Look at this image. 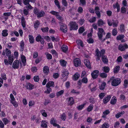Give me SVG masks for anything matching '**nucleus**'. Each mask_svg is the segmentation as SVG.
<instances>
[{
    "instance_id": "obj_1",
    "label": "nucleus",
    "mask_w": 128,
    "mask_h": 128,
    "mask_svg": "<svg viewBox=\"0 0 128 128\" xmlns=\"http://www.w3.org/2000/svg\"><path fill=\"white\" fill-rule=\"evenodd\" d=\"M68 25L70 26V30H76L78 28V24L75 22L70 21Z\"/></svg>"
},
{
    "instance_id": "obj_2",
    "label": "nucleus",
    "mask_w": 128,
    "mask_h": 128,
    "mask_svg": "<svg viewBox=\"0 0 128 128\" xmlns=\"http://www.w3.org/2000/svg\"><path fill=\"white\" fill-rule=\"evenodd\" d=\"M98 29V31L97 33L98 36L99 38V39L101 40H102L103 35H105L106 34V33L102 28H99Z\"/></svg>"
},
{
    "instance_id": "obj_3",
    "label": "nucleus",
    "mask_w": 128,
    "mask_h": 128,
    "mask_svg": "<svg viewBox=\"0 0 128 128\" xmlns=\"http://www.w3.org/2000/svg\"><path fill=\"white\" fill-rule=\"evenodd\" d=\"M60 28V30L62 32L64 33H66L67 31L68 28L66 25L64 24L59 22Z\"/></svg>"
},
{
    "instance_id": "obj_4",
    "label": "nucleus",
    "mask_w": 128,
    "mask_h": 128,
    "mask_svg": "<svg viewBox=\"0 0 128 128\" xmlns=\"http://www.w3.org/2000/svg\"><path fill=\"white\" fill-rule=\"evenodd\" d=\"M121 82V80L119 78H116L112 81V84L113 86H116L118 85Z\"/></svg>"
},
{
    "instance_id": "obj_5",
    "label": "nucleus",
    "mask_w": 128,
    "mask_h": 128,
    "mask_svg": "<svg viewBox=\"0 0 128 128\" xmlns=\"http://www.w3.org/2000/svg\"><path fill=\"white\" fill-rule=\"evenodd\" d=\"M128 48V46L127 44H120L118 46V49L120 51H122L125 50Z\"/></svg>"
},
{
    "instance_id": "obj_6",
    "label": "nucleus",
    "mask_w": 128,
    "mask_h": 128,
    "mask_svg": "<svg viewBox=\"0 0 128 128\" xmlns=\"http://www.w3.org/2000/svg\"><path fill=\"white\" fill-rule=\"evenodd\" d=\"M74 65L76 67L80 66L81 63L80 59L78 58H76L74 60Z\"/></svg>"
},
{
    "instance_id": "obj_7",
    "label": "nucleus",
    "mask_w": 128,
    "mask_h": 128,
    "mask_svg": "<svg viewBox=\"0 0 128 128\" xmlns=\"http://www.w3.org/2000/svg\"><path fill=\"white\" fill-rule=\"evenodd\" d=\"M36 40L37 42H40L41 44H44V40L40 35H38L36 38Z\"/></svg>"
},
{
    "instance_id": "obj_8",
    "label": "nucleus",
    "mask_w": 128,
    "mask_h": 128,
    "mask_svg": "<svg viewBox=\"0 0 128 128\" xmlns=\"http://www.w3.org/2000/svg\"><path fill=\"white\" fill-rule=\"evenodd\" d=\"M99 71L96 70L94 71L91 74L92 78L93 79H96L98 77V75Z\"/></svg>"
},
{
    "instance_id": "obj_9",
    "label": "nucleus",
    "mask_w": 128,
    "mask_h": 128,
    "mask_svg": "<svg viewBox=\"0 0 128 128\" xmlns=\"http://www.w3.org/2000/svg\"><path fill=\"white\" fill-rule=\"evenodd\" d=\"M12 67L14 69H18L19 67V62L18 60H15L14 62Z\"/></svg>"
},
{
    "instance_id": "obj_10",
    "label": "nucleus",
    "mask_w": 128,
    "mask_h": 128,
    "mask_svg": "<svg viewBox=\"0 0 128 128\" xmlns=\"http://www.w3.org/2000/svg\"><path fill=\"white\" fill-rule=\"evenodd\" d=\"M99 10L100 8L98 6H96L95 7L94 10L95 11V13L98 18H100V13Z\"/></svg>"
},
{
    "instance_id": "obj_11",
    "label": "nucleus",
    "mask_w": 128,
    "mask_h": 128,
    "mask_svg": "<svg viewBox=\"0 0 128 128\" xmlns=\"http://www.w3.org/2000/svg\"><path fill=\"white\" fill-rule=\"evenodd\" d=\"M56 120L54 118H52L51 120L50 123L52 124L54 126H57L58 128H60V125L58 124H57L55 123Z\"/></svg>"
},
{
    "instance_id": "obj_12",
    "label": "nucleus",
    "mask_w": 128,
    "mask_h": 128,
    "mask_svg": "<svg viewBox=\"0 0 128 128\" xmlns=\"http://www.w3.org/2000/svg\"><path fill=\"white\" fill-rule=\"evenodd\" d=\"M34 86L30 83H27L26 86V88L27 89L31 90L34 87Z\"/></svg>"
},
{
    "instance_id": "obj_13",
    "label": "nucleus",
    "mask_w": 128,
    "mask_h": 128,
    "mask_svg": "<svg viewBox=\"0 0 128 128\" xmlns=\"http://www.w3.org/2000/svg\"><path fill=\"white\" fill-rule=\"evenodd\" d=\"M111 98V96L109 95L108 96L104 98L103 100V102L104 104H106L108 102Z\"/></svg>"
},
{
    "instance_id": "obj_14",
    "label": "nucleus",
    "mask_w": 128,
    "mask_h": 128,
    "mask_svg": "<svg viewBox=\"0 0 128 128\" xmlns=\"http://www.w3.org/2000/svg\"><path fill=\"white\" fill-rule=\"evenodd\" d=\"M113 7L114 9H115L116 8H117V12H119L120 11V5L118 2H117L115 4H113Z\"/></svg>"
},
{
    "instance_id": "obj_15",
    "label": "nucleus",
    "mask_w": 128,
    "mask_h": 128,
    "mask_svg": "<svg viewBox=\"0 0 128 128\" xmlns=\"http://www.w3.org/2000/svg\"><path fill=\"white\" fill-rule=\"evenodd\" d=\"M84 62L85 65L88 68H91L90 62L88 60L85 59Z\"/></svg>"
},
{
    "instance_id": "obj_16",
    "label": "nucleus",
    "mask_w": 128,
    "mask_h": 128,
    "mask_svg": "<svg viewBox=\"0 0 128 128\" xmlns=\"http://www.w3.org/2000/svg\"><path fill=\"white\" fill-rule=\"evenodd\" d=\"M45 13L43 11L41 10L39 12L37 16L39 18H41L44 16L45 15Z\"/></svg>"
},
{
    "instance_id": "obj_17",
    "label": "nucleus",
    "mask_w": 128,
    "mask_h": 128,
    "mask_svg": "<svg viewBox=\"0 0 128 128\" xmlns=\"http://www.w3.org/2000/svg\"><path fill=\"white\" fill-rule=\"evenodd\" d=\"M43 71L46 74H48L49 72V68L48 66H44L43 68Z\"/></svg>"
},
{
    "instance_id": "obj_18",
    "label": "nucleus",
    "mask_w": 128,
    "mask_h": 128,
    "mask_svg": "<svg viewBox=\"0 0 128 128\" xmlns=\"http://www.w3.org/2000/svg\"><path fill=\"white\" fill-rule=\"evenodd\" d=\"M36 0H23V1L24 4L26 5L29 4V2L34 3L36 1Z\"/></svg>"
},
{
    "instance_id": "obj_19",
    "label": "nucleus",
    "mask_w": 128,
    "mask_h": 128,
    "mask_svg": "<svg viewBox=\"0 0 128 128\" xmlns=\"http://www.w3.org/2000/svg\"><path fill=\"white\" fill-rule=\"evenodd\" d=\"M102 61L104 64L107 63L108 62V60L106 56L104 55H102Z\"/></svg>"
},
{
    "instance_id": "obj_20",
    "label": "nucleus",
    "mask_w": 128,
    "mask_h": 128,
    "mask_svg": "<svg viewBox=\"0 0 128 128\" xmlns=\"http://www.w3.org/2000/svg\"><path fill=\"white\" fill-rule=\"evenodd\" d=\"M97 23L98 26H100L105 24V22H104L102 19H100L98 20Z\"/></svg>"
},
{
    "instance_id": "obj_21",
    "label": "nucleus",
    "mask_w": 128,
    "mask_h": 128,
    "mask_svg": "<svg viewBox=\"0 0 128 128\" xmlns=\"http://www.w3.org/2000/svg\"><path fill=\"white\" fill-rule=\"evenodd\" d=\"M28 38L30 43L33 44L34 42V39L33 36L29 35L28 36Z\"/></svg>"
},
{
    "instance_id": "obj_22",
    "label": "nucleus",
    "mask_w": 128,
    "mask_h": 128,
    "mask_svg": "<svg viewBox=\"0 0 128 128\" xmlns=\"http://www.w3.org/2000/svg\"><path fill=\"white\" fill-rule=\"evenodd\" d=\"M54 82L53 81H49L46 84V87H50L52 86L54 87Z\"/></svg>"
},
{
    "instance_id": "obj_23",
    "label": "nucleus",
    "mask_w": 128,
    "mask_h": 128,
    "mask_svg": "<svg viewBox=\"0 0 128 128\" xmlns=\"http://www.w3.org/2000/svg\"><path fill=\"white\" fill-rule=\"evenodd\" d=\"M116 101V98L115 96H114L111 99L110 103L112 104H115Z\"/></svg>"
},
{
    "instance_id": "obj_24",
    "label": "nucleus",
    "mask_w": 128,
    "mask_h": 128,
    "mask_svg": "<svg viewBox=\"0 0 128 128\" xmlns=\"http://www.w3.org/2000/svg\"><path fill=\"white\" fill-rule=\"evenodd\" d=\"M22 24L23 28H24L26 26L25 24L26 22L25 21V18L24 16H22L21 18Z\"/></svg>"
},
{
    "instance_id": "obj_25",
    "label": "nucleus",
    "mask_w": 128,
    "mask_h": 128,
    "mask_svg": "<svg viewBox=\"0 0 128 128\" xmlns=\"http://www.w3.org/2000/svg\"><path fill=\"white\" fill-rule=\"evenodd\" d=\"M68 102H69V105H73L74 103V100L73 98L71 97L68 98Z\"/></svg>"
},
{
    "instance_id": "obj_26",
    "label": "nucleus",
    "mask_w": 128,
    "mask_h": 128,
    "mask_svg": "<svg viewBox=\"0 0 128 128\" xmlns=\"http://www.w3.org/2000/svg\"><path fill=\"white\" fill-rule=\"evenodd\" d=\"M106 85V84L105 82H103L101 85L99 86L100 89L101 90H104Z\"/></svg>"
},
{
    "instance_id": "obj_27",
    "label": "nucleus",
    "mask_w": 128,
    "mask_h": 128,
    "mask_svg": "<svg viewBox=\"0 0 128 128\" xmlns=\"http://www.w3.org/2000/svg\"><path fill=\"white\" fill-rule=\"evenodd\" d=\"M80 76V75L78 73H76L73 76V80H77Z\"/></svg>"
},
{
    "instance_id": "obj_28",
    "label": "nucleus",
    "mask_w": 128,
    "mask_h": 128,
    "mask_svg": "<svg viewBox=\"0 0 128 128\" xmlns=\"http://www.w3.org/2000/svg\"><path fill=\"white\" fill-rule=\"evenodd\" d=\"M60 62L62 66H66L67 62L64 60L61 59L60 60Z\"/></svg>"
},
{
    "instance_id": "obj_29",
    "label": "nucleus",
    "mask_w": 128,
    "mask_h": 128,
    "mask_svg": "<svg viewBox=\"0 0 128 128\" xmlns=\"http://www.w3.org/2000/svg\"><path fill=\"white\" fill-rule=\"evenodd\" d=\"M62 51L64 52H66L68 50V48L67 46L65 45H63L62 47Z\"/></svg>"
},
{
    "instance_id": "obj_30",
    "label": "nucleus",
    "mask_w": 128,
    "mask_h": 128,
    "mask_svg": "<svg viewBox=\"0 0 128 128\" xmlns=\"http://www.w3.org/2000/svg\"><path fill=\"white\" fill-rule=\"evenodd\" d=\"M120 67L119 66H116L114 69V72L115 74L118 73L120 70Z\"/></svg>"
},
{
    "instance_id": "obj_31",
    "label": "nucleus",
    "mask_w": 128,
    "mask_h": 128,
    "mask_svg": "<svg viewBox=\"0 0 128 128\" xmlns=\"http://www.w3.org/2000/svg\"><path fill=\"white\" fill-rule=\"evenodd\" d=\"M40 24V22L38 20H36L34 24V28L37 29V28L38 27Z\"/></svg>"
},
{
    "instance_id": "obj_32",
    "label": "nucleus",
    "mask_w": 128,
    "mask_h": 128,
    "mask_svg": "<svg viewBox=\"0 0 128 128\" xmlns=\"http://www.w3.org/2000/svg\"><path fill=\"white\" fill-rule=\"evenodd\" d=\"M24 42L23 40H22L20 43V46L21 47L20 50L23 51L24 48Z\"/></svg>"
},
{
    "instance_id": "obj_33",
    "label": "nucleus",
    "mask_w": 128,
    "mask_h": 128,
    "mask_svg": "<svg viewBox=\"0 0 128 128\" xmlns=\"http://www.w3.org/2000/svg\"><path fill=\"white\" fill-rule=\"evenodd\" d=\"M45 121L42 120L41 122V126L44 128H46L47 127V125Z\"/></svg>"
},
{
    "instance_id": "obj_34",
    "label": "nucleus",
    "mask_w": 128,
    "mask_h": 128,
    "mask_svg": "<svg viewBox=\"0 0 128 128\" xmlns=\"http://www.w3.org/2000/svg\"><path fill=\"white\" fill-rule=\"evenodd\" d=\"M124 113V111H122L120 112H119L117 113L115 115V116L117 118H118L120 117L122 114Z\"/></svg>"
},
{
    "instance_id": "obj_35",
    "label": "nucleus",
    "mask_w": 128,
    "mask_h": 128,
    "mask_svg": "<svg viewBox=\"0 0 128 128\" xmlns=\"http://www.w3.org/2000/svg\"><path fill=\"white\" fill-rule=\"evenodd\" d=\"M8 30H4L2 31V35L4 37L8 35V33H7Z\"/></svg>"
},
{
    "instance_id": "obj_36",
    "label": "nucleus",
    "mask_w": 128,
    "mask_h": 128,
    "mask_svg": "<svg viewBox=\"0 0 128 128\" xmlns=\"http://www.w3.org/2000/svg\"><path fill=\"white\" fill-rule=\"evenodd\" d=\"M6 52L8 57L11 56V51L8 49L6 48Z\"/></svg>"
},
{
    "instance_id": "obj_37",
    "label": "nucleus",
    "mask_w": 128,
    "mask_h": 128,
    "mask_svg": "<svg viewBox=\"0 0 128 128\" xmlns=\"http://www.w3.org/2000/svg\"><path fill=\"white\" fill-rule=\"evenodd\" d=\"M41 30L43 32H47L48 31L49 28L48 27L46 28H42Z\"/></svg>"
},
{
    "instance_id": "obj_38",
    "label": "nucleus",
    "mask_w": 128,
    "mask_h": 128,
    "mask_svg": "<svg viewBox=\"0 0 128 128\" xmlns=\"http://www.w3.org/2000/svg\"><path fill=\"white\" fill-rule=\"evenodd\" d=\"M40 112L43 116L45 117H46L47 116V114L44 110H40Z\"/></svg>"
},
{
    "instance_id": "obj_39",
    "label": "nucleus",
    "mask_w": 128,
    "mask_h": 128,
    "mask_svg": "<svg viewBox=\"0 0 128 128\" xmlns=\"http://www.w3.org/2000/svg\"><path fill=\"white\" fill-rule=\"evenodd\" d=\"M104 71L106 73H108L110 69L108 66H104L103 68Z\"/></svg>"
},
{
    "instance_id": "obj_40",
    "label": "nucleus",
    "mask_w": 128,
    "mask_h": 128,
    "mask_svg": "<svg viewBox=\"0 0 128 128\" xmlns=\"http://www.w3.org/2000/svg\"><path fill=\"white\" fill-rule=\"evenodd\" d=\"M124 37V34H122L119 35L116 37V39L117 40H120L122 39Z\"/></svg>"
},
{
    "instance_id": "obj_41",
    "label": "nucleus",
    "mask_w": 128,
    "mask_h": 128,
    "mask_svg": "<svg viewBox=\"0 0 128 128\" xmlns=\"http://www.w3.org/2000/svg\"><path fill=\"white\" fill-rule=\"evenodd\" d=\"M21 58L22 62L23 63V65L25 66L26 65V59L25 56H23Z\"/></svg>"
},
{
    "instance_id": "obj_42",
    "label": "nucleus",
    "mask_w": 128,
    "mask_h": 128,
    "mask_svg": "<svg viewBox=\"0 0 128 128\" xmlns=\"http://www.w3.org/2000/svg\"><path fill=\"white\" fill-rule=\"evenodd\" d=\"M28 4V5L24 8H26V10H28L29 11L30 10H31L33 8L31 6L30 4Z\"/></svg>"
},
{
    "instance_id": "obj_43",
    "label": "nucleus",
    "mask_w": 128,
    "mask_h": 128,
    "mask_svg": "<svg viewBox=\"0 0 128 128\" xmlns=\"http://www.w3.org/2000/svg\"><path fill=\"white\" fill-rule=\"evenodd\" d=\"M64 92L63 90H61L58 92L56 94V95L58 97L59 96H60Z\"/></svg>"
},
{
    "instance_id": "obj_44",
    "label": "nucleus",
    "mask_w": 128,
    "mask_h": 128,
    "mask_svg": "<svg viewBox=\"0 0 128 128\" xmlns=\"http://www.w3.org/2000/svg\"><path fill=\"white\" fill-rule=\"evenodd\" d=\"M113 22L112 24H113V26L114 27H116L117 26L118 24V20H116L115 21L113 20Z\"/></svg>"
},
{
    "instance_id": "obj_45",
    "label": "nucleus",
    "mask_w": 128,
    "mask_h": 128,
    "mask_svg": "<svg viewBox=\"0 0 128 128\" xmlns=\"http://www.w3.org/2000/svg\"><path fill=\"white\" fill-rule=\"evenodd\" d=\"M84 31V29L83 26L80 27L78 30V32L79 34L82 33Z\"/></svg>"
},
{
    "instance_id": "obj_46",
    "label": "nucleus",
    "mask_w": 128,
    "mask_h": 128,
    "mask_svg": "<svg viewBox=\"0 0 128 128\" xmlns=\"http://www.w3.org/2000/svg\"><path fill=\"white\" fill-rule=\"evenodd\" d=\"M76 42L78 45H80L82 47L83 46V42L82 40H77Z\"/></svg>"
},
{
    "instance_id": "obj_47",
    "label": "nucleus",
    "mask_w": 128,
    "mask_h": 128,
    "mask_svg": "<svg viewBox=\"0 0 128 128\" xmlns=\"http://www.w3.org/2000/svg\"><path fill=\"white\" fill-rule=\"evenodd\" d=\"M46 87L47 88V90L45 91L44 92L46 93L49 94L52 91V89L50 87Z\"/></svg>"
},
{
    "instance_id": "obj_48",
    "label": "nucleus",
    "mask_w": 128,
    "mask_h": 128,
    "mask_svg": "<svg viewBox=\"0 0 128 128\" xmlns=\"http://www.w3.org/2000/svg\"><path fill=\"white\" fill-rule=\"evenodd\" d=\"M128 81L127 80H125L124 82V84L123 85L124 87V88H126L128 86Z\"/></svg>"
},
{
    "instance_id": "obj_49",
    "label": "nucleus",
    "mask_w": 128,
    "mask_h": 128,
    "mask_svg": "<svg viewBox=\"0 0 128 128\" xmlns=\"http://www.w3.org/2000/svg\"><path fill=\"white\" fill-rule=\"evenodd\" d=\"M118 33L117 29L116 28H114L112 32V34L114 36H116Z\"/></svg>"
},
{
    "instance_id": "obj_50",
    "label": "nucleus",
    "mask_w": 128,
    "mask_h": 128,
    "mask_svg": "<svg viewBox=\"0 0 128 128\" xmlns=\"http://www.w3.org/2000/svg\"><path fill=\"white\" fill-rule=\"evenodd\" d=\"M109 126V125L108 123L105 122L102 125V128H108Z\"/></svg>"
},
{
    "instance_id": "obj_51",
    "label": "nucleus",
    "mask_w": 128,
    "mask_h": 128,
    "mask_svg": "<svg viewBox=\"0 0 128 128\" xmlns=\"http://www.w3.org/2000/svg\"><path fill=\"white\" fill-rule=\"evenodd\" d=\"M100 76L102 78H105L107 77V74L104 73H101L100 74Z\"/></svg>"
},
{
    "instance_id": "obj_52",
    "label": "nucleus",
    "mask_w": 128,
    "mask_h": 128,
    "mask_svg": "<svg viewBox=\"0 0 128 128\" xmlns=\"http://www.w3.org/2000/svg\"><path fill=\"white\" fill-rule=\"evenodd\" d=\"M106 93L104 92H102L99 95V97L100 98L102 99L106 95Z\"/></svg>"
},
{
    "instance_id": "obj_53",
    "label": "nucleus",
    "mask_w": 128,
    "mask_h": 128,
    "mask_svg": "<svg viewBox=\"0 0 128 128\" xmlns=\"http://www.w3.org/2000/svg\"><path fill=\"white\" fill-rule=\"evenodd\" d=\"M59 14H58L57 16H56V18L61 22H62L63 21V19L60 16Z\"/></svg>"
},
{
    "instance_id": "obj_54",
    "label": "nucleus",
    "mask_w": 128,
    "mask_h": 128,
    "mask_svg": "<svg viewBox=\"0 0 128 128\" xmlns=\"http://www.w3.org/2000/svg\"><path fill=\"white\" fill-rule=\"evenodd\" d=\"M82 82L83 83L86 84L88 82V80L86 78H84L81 80Z\"/></svg>"
},
{
    "instance_id": "obj_55",
    "label": "nucleus",
    "mask_w": 128,
    "mask_h": 128,
    "mask_svg": "<svg viewBox=\"0 0 128 128\" xmlns=\"http://www.w3.org/2000/svg\"><path fill=\"white\" fill-rule=\"evenodd\" d=\"M120 30L122 32H124V24H122L120 25Z\"/></svg>"
},
{
    "instance_id": "obj_56",
    "label": "nucleus",
    "mask_w": 128,
    "mask_h": 128,
    "mask_svg": "<svg viewBox=\"0 0 128 128\" xmlns=\"http://www.w3.org/2000/svg\"><path fill=\"white\" fill-rule=\"evenodd\" d=\"M93 106L92 105H90L87 108V110L88 112L91 111L92 109Z\"/></svg>"
},
{
    "instance_id": "obj_57",
    "label": "nucleus",
    "mask_w": 128,
    "mask_h": 128,
    "mask_svg": "<svg viewBox=\"0 0 128 128\" xmlns=\"http://www.w3.org/2000/svg\"><path fill=\"white\" fill-rule=\"evenodd\" d=\"M69 73L66 70H65L63 74H62V76L64 77L66 76H67L68 75Z\"/></svg>"
},
{
    "instance_id": "obj_58",
    "label": "nucleus",
    "mask_w": 128,
    "mask_h": 128,
    "mask_svg": "<svg viewBox=\"0 0 128 128\" xmlns=\"http://www.w3.org/2000/svg\"><path fill=\"white\" fill-rule=\"evenodd\" d=\"M54 2L56 5L57 6L58 8L60 9V5L59 2L58 0H55Z\"/></svg>"
},
{
    "instance_id": "obj_59",
    "label": "nucleus",
    "mask_w": 128,
    "mask_h": 128,
    "mask_svg": "<svg viewBox=\"0 0 128 128\" xmlns=\"http://www.w3.org/2000/svg\"><path fill=\"white\" fill-rule=\"evenodd\" d=\"M121 12L122 13H124L126 12V9L125 7L122 6V7L121 9Z\"/></svg>"
},
{
    "instance_id": "obj_60",
    "label": "nucleus",
    "mask_w": 128,
    "mask_h": 128,
    "mask_svg": "<svg viewBox=\"0 0 128 128\" xmlns=\"http://www.w3.org/2000/svg\"><path fill=\"white\" fill-rule=\"evenodd\" d=\"M10 102L13 104V106L15 107H18V104L15 100L13 101H10Z\"/></svg>"
},
{
    "instance_id": "obj_61",
    "label": "nucleus",
    "mask_w": 128,
    "mask_h": 128,
    "mask_svg": "<svg viewBox=\"0 0 128 128\" xmlns=\"http://www.w3.org/2000/svg\"><path fill=\"white\" fill-rule=\"evenodd\" d=\"M96 55L97 56H101L102 55L100 52L99 50L98 49H96Z\"/></svg>"
},
{
    "instance_id": "obj_62",
    "label": "nucleus",
    "mask_w": 128,
    "mask_h": 128,
    "mask_svg": "<svg viewBox=\"0 0 128 128\" xmlns=\"http://www.w3.org/2000/svg\"><path fill=\"white\" fill-rule=\"evenodd\" d=\"M120 123L118 121L116 122L114 125V127L115 128H117L119 126Z\"/></svg>"
},
{
    "instance_id": "obj_63",
    "label": "nucleus",
    "mask_w": 128,
    "mask_h": 128,
    "mask_svg": "<svg viewBox=\"0 0 128 128\" xmlns=\"http://www.w3.org/2000/svg\"><path fill=\"white\" fill-rule=\"evenodd\" d=\"M61 118L63 120H64L66 119V115L64 113L61 115Z\"/></svg>"
},
{
    "instance_id": "obj_64",
    "label": "nucleus",
    "mask_w": 128,
    "mask_h": 128,
    "mask_svg": "<svg viewBox=\"0 0 128 128\" xmlns=\"http://www.w3.org/2000/svg\"><path fill=\"white\" fill-rule=\"evenodd\" d=\"M29 10H26V9H25L23 10V12L25 16H26L29 13Z\"/></svg>"
}]
</instances>
